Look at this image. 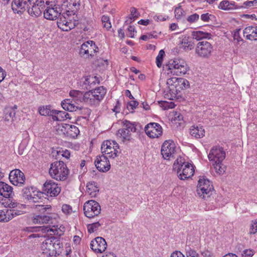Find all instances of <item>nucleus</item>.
Masks as SVG:
<instances>
[{
  "label": "nucleus",
  "mask_w": 257,
  "mask_h": 257,
  "mask_svg": "<svg viewBox=\"0 0 257 257\" xmlns=\"http://www.w3.org/2000/svg\"><path fill=\"white\" fill-rule=\"evenodd\" d=\"M9 179L11 183L16 186H21L25 180L24 174L19 169L11 171L9 174Z\"/></svg>",
  "instance_id": "nucleus-15"
},
{
  "label": "nucleus",
  "mask_w": 257,
  "mask_h": 257,
  "mask_svg": "<svg viewBox=\"0 0 257 257\" xmlns=\"http://www.w3.org/2000/svg\"><path fill=\"white\" fill-rule=\"evenodd\" d=\"M171 257H185L184 255L179 251L173 252L171 255Z\"/></svg>",
  "instance_id": "nucleus-64"
},
{
  "label": "nucleus",
  "mask_w": 257,
  "mask_h": 257,
  "mask_svg": "<svg viewBox=\"0 0 257 257\" xmlns=\"http://www.w3.org/2000/svg\"><path fill=\"white\" fill-rule=\"evenodd\" d=\"M49 174L56 180L63 181L67 179L69 170L64 162H53L51 164Z\"/></svg>",
  "instance_id": "nucleus-4"
},
{
  "label": "nucleus",
  "mask_w": 257,
  "mask_h": 257,
  "mask_svg": "<svg viewBox=\"0 0 257 257\" xmlns=\"http://www.w3.org/2000/svg\"><path fill=\"white\" fill-rule=\"evenodd\" d=\"M182 44L186 50H191L194 47L193 43L191 41H188L187 40H184Z\"/></svg>",
  "instance_id": "nucleus-47"
},
{
  "label": "nucleus",
  "mask_w": 257,
  "mask_h": 257,
  "mask_svg": "<svg viewBox=\"0 0 257 257\" xmlns=\"http://www.w3.org/2000/svg\"><path fill=\"white\" fill-rule=\"evenodd\" d=\"M118 149V144L115 142H111L109 141H105L101 145V151L102 156L105 160L114 159L117 156Z\"/></svg>",
  "instance_id": "nucleus-8"
},
{
  "label": "nucleus",
  "mask_w": 257,
  "mask_h": 257,
  "mask_svg": "<svg viewBox=\"0 0 257 257\" xmlns=\"http://www.w3.org/2000/svg\"><path fill=\"white\" fill-rule=\"evenodd\" d=\"M256 6L257 0H253L244 2L243 5L241 6V8L248 9Z\"/></svg>",
  "instance_id": "nucleus-51"
},
{
  "label": "nucleus",
  "mask_w": 257,
  "mask_h": 257,
  "mask_svg": "<svg viewBox=\"0 0 257 257\" xmlns=\"http://www.w3.org/2000/svg\"><path fill=\"white\" fill-rule=\"evenodd\" d=\"M175 162L173 164L174 170H177V173L180 179L184 180L193 175L194 172V166L188 162Z\"/></svg>",
  "instance_id": "nucleus-6"
},
{
  "label": "nucleus",
  "mask_w": 257,
  "mask_h": 257,
  "mask_svg": "<svg viewBox=\"0 0 257 257\" xmlns=\"http://www.w3.org/2000/svg\"><path fill=\"white\" fill-rule=\"evenodd\" d=\"M28 231L31 232L41 230L43 232H52L54 234H58V231L55 226L50 227L49 226L29 227L27 228Z\"/></svg>",
  "instance_id": "nucleus-26"
},
{
  "label": "nucleus",
  "mask_w": 257,
  "mask_h": 257,
  "mask_svg": "<svg viewBox=\"0 0 257 257\" xmlns=\"http://www.w3.org/2000/svg\"><path fill=\"white\" fill-rule=\"evenodd\" d=\"M187 257H199L197 252L192 249H189L186 252Z\"/></svg>",
  "instance_id": "nucleus-59"
},
{
  "label": "nucleus",
  "mask_w": 257,
  "mask_h": 257,
  "mask_svg": "<svg viewBox=\"0 0 257 257\" xmlns=\"http://www.w3.org/2000/svg\"><path fill=\"white\" fill-rule=\"evenodd\" d=\"M146 134L150 138H158L162 134V128L158 123L151 122L145 127Z\"/></svg>",
  "instance_id": "nucleus-14"
},
{
  "label": "nucleus",
  "mask_w": 257,
  "mask_h": 257,
  "mask_svg": "<svg viewBox=\"0 0 257 257\" xmlns=\"http://www.w3.org/2000/svg\"><path fill=\"white\" fill-rule=\"evenodd\" d=\"M213 190L211 182L204 177H200L196 192L198 196L204 199L209 198Z\"/></svg>",
  "instance_id": "nucleus-7"
},
{
  "label": "nucleus",
  "mask_w": 257,
  "mask_h": 257,
  "mask_svg": "<svg viewBox=\"0 0 257 257\" xmlns=\"http://www.w3.org/2000/svg\"><path fill=\"white\" fill-rule=\"evenodd\" d=\"M71 209V207L69 205L64 204L62 205V210L65 213H69Z\"/></svg>",
  "instance_id": "nucleus-61"
},
{
  "label": "nucleus",
  "mask_w": 257,
  "mask_h": 257,
  "mask_svg": "<svg viewBox=\"0 0 257 257\" xmlns=\"http://www.w3.org/2000/svg\"><path fill=\"white\" fill-rule=\"evenodd\" d=\"M10 209L5 208L0 210V222H8L11 219Z\"/></svg>",
  "instance_id": "nucleus-35"
},
{
  "label": "nucleus",
  "mask_w": 257,
  "mask_h": 257,
  "mask_svg": "<svg viewBox=\"0 0 257 257\" xmlns=\"http://www.w3.org/2000/svg\"><path fill=\"white\" fill-rule=\"evenodd\" d=\"M11 219H12L14 217L17 216L21 215L24 214V212L22 210L17 209H10Z\"/></svg>",
  "instance_id": "nucleus-53"
},
{
  "label": "nucleus",
  "mask_w": 257,
  "mask_h": 257,
  "mask_svg": "<svg viewBox=\"0 0 257 257\" xmlns=\"http://www.w3.org/2000/svg\"><path fill=\"white\" fill-rule=\"evenodd\" d=\"M257 232V219L252 220L250 227L249 234H253Z\"/></svg>",
  "instance_id": "nucleus-55"
},
{
  "label": "nucleus",
  "mask_w": 257,
  "mask_h": 257,
  "mask_svg": "<svg viewBox=\"0 0 257 257\" xmlns=\"http://www.w3.org/2000/svg\"><path fill=\"white\" fill-rule=\"evenodd\" d=\"M106 93V90L103 86H100L83 93L79 90H73L70 91L71 98H68L61 102L63 108L70 112L81 110L82 107L79 105V102L83 101L91 106H97L103 99Z\"/></svg>",
  "instance_id": "nucleus-1"
},
{
  "label": "nucleus",
  "mask_w": 257,
  "mask_h": 257,
  "mask_svg": "<svg viewBox=\"0 0 257 257\" xmlns=\"http://www.w3.org/2000/svg\"><path fill=\"white\" fill-rule=\"evenodd\" d=\"M179 78L172 77L168 79L167 81V84L170 86H174L176 89L178 87V80Z\"/></svg>",
  "instance_id": "nucleus-49"
},
{
  "label": "nucleus",
  "mask_w": 257,
  "mask_h": 257,
  "mask_svg": "<svg viewBox=\"0 0 257 257\" xmlns=\"http://www.w3.org/2000/svg\"><path fill=\"white\" fill-rule=\"evenodd\" d=\"M94 163L96 168L102 172H107L110 168L109 162H94Z\"/></svg>",
  "instance_id": "nucleus-32"
},
{
  "label": "nucleus",
  "mask_w": 257,
  "mask_h": 257,
  "mask_svg": "<svg viewBox=\"0 0 257 257\" xmlns=\"http://www.w3.org/2000/svg\"><path fill=\"white\" fill-rule=\"evenodd\" d=\"M90 45L88 49V58L93 57L95 53L98 51V48L93 41H90Z\"/></svg>",
  "instance_id": "nucleus-40"
},
{
  "label": "nucleus",
  "mask_w": 257,
  "mask_h": 257,
  "mask_svg": "<svg viewBox=\"0 0 257 257\" xmlns=\"http://www.w3.org/2000/svg\"><path fill=\"white\" fill-rule=\"evenodd\" d=\"M167 66L168 67V73L177 76L185 75L189 70L186 62L181 59L171 60Z\"/></svg>",
  "instance_id": "nucleus-5"
},
{
  "label": "nucleus",
  "mask_w": 257,
  "mask_h": 257,
  "mask_svg": "<svg viewBox=\"0 0 257 257\" xmlns=\"http://www.w3.org/2000/svg\"><path fill=\"white\" fill-rule=\"evenodd\" d=\"M87 192L91 197H95L99 192V187L95 182H89L87 184Z\"/></svg>",
  "instance_id": "nucleus-25"
},
{
  "label": "nucleus",
  "mask_w": 257,
  "mask_h": 257,
  "mask_svg": "<svg viewBox=\"0 0 257 257\" xmlns=\"http://www.w3.org/2000/svg\"><path fill=\"white\" fill-rule=\"evenodd\" d=\"M36 208L37 210L41 212V214H52L50 211L52 210L50 205H36Z\"/></svg>",
  "instance_id": "nucleus-39"
},
{
  "label": "nucleus",
  "mask_w": 257,
  "mask_h": 257,
  "mask_svg": "<svg viewBox=\"0 0 257 257\" xmlns=\"http://www.w3.org/2000/svg\"><path fill=\"white\" fill-rule=\"evenodd\" d=\"M57 8L48 7L44 11V17L49 20H54L58 18V27L63 31H68L77 26L78 24V21L73 19L68 20L65 16V14L60 12L57 10Z\"/></svg>",
  "instance_id": "nucleus-3"
},
{
  "label": "nucleus",
  "mask_w": 257,
  "mask_h": 257,
  "mask_svg": "<svg viewBox=\"0 0 257 257\" xmlns=\"http://www.w3.org/2000/svg\"><path fill=\"white\" fill-rule=\"evenodd\" d=\"M199 19V15L196 13L189 16L187 18V21L190 23H193L197 22Z\"/></svg>",
  "instance_id": "nucleus-54"
},
{
  "label": "nucleus",
  "mask_w": 257,
  "mask_h": 257,
  "mask_svg": "<svg viewBox=\"0 0 257 257\" xmlns=\"http://www.w3.org/2000/svg\"><path fill=\"white\" fill-rule=\"evenodd\" d=\"M107 246L105 239L101 237H97L93 239L90 243L91 248L95 252H102Z\"/></svg>",
  "instance_id": "nucleus-17"
},
{
  "label": "nucleus",
  "mask_w": 257,
  "mask_h": 257,
  "mask_svg": "<svg viewBox=\"0 0 257 257\" xmlns=\"http://www.w3.org/2000/svg\"><path fill=\"white\" fill-rule=\"evenodd\" d=\"M27 6V12L32 17L37 18L42 14V12L45 8L44 0H31Z\"/></svg>",
  "instance_id": "nucleus-11"
},
{
  "label": "nucleus",
  "mask_w": 257,
  "mask_h": 257,
  "mask_svg": "<svg viewBox=\"0 0 257 257\" xmlns=\"http://www.w3.org/2000/svg\"><path fill=\"white\" fill-rule=\"evenodd\" d=\"M101 21L103 24L104 27L107 30H108L111 27V25L108 17L106 16H103L101 18Z\"/></svg>",
  "instance_id": "nucleus-48"
},
{
  "label": "nucleus",
  "mask_w": 257,
  "mask_h": 257,
  "mask_svg": "<svg viewBox=\"0 0 257 257\" xmlns=\"http://www.w3.org/2000/svg\"><path fill=\"white\" fill-rule=\"evenodd\" d=\"M43 191L47 196H56L61 192V187L53 180H47L43 185Z\"/></svg>",
  "instance_id": "nucleus-13"
},
{
  "label": "nucleus",
  "mask_w": 257,
  "mask_h": 257,
  "mask_svg": "<svg viewBox=\"0 0 257 257\" xmlns=\"http://www.w3.org/2000/svg\"><path fill=\"white\" fill-rule=\"evenodd\" d=\"M174 12L175 14V17L177 19H180L181 17L183 15L184 13L183 10L180 8H176L175 9Z\"/></svg>",
  "instance_id": "nucleus-58"
},
{
  "label": "nucleus",
  "mask_w": 257,
  "mask_h": 257,
  "mask_svg": "<svg viewBox=\"0 0 257 257\" xmlns=\"http://www.w3.org/2000/svg\"><path fill=\"white\" fill-rule=\"evenodd\" d=\"M63 156L62 157L65 158L66 159H69L70 157V152L68 150H62Z\"/></svg>",
  "instance_id": "nucleus-63"
},
{
  "label": "nucleus",
  "mask_w": 257,
  "mask_h": 257,
  "mask_svg": "<svg viewBox=\"0 0 257 257\" xmlns=\"http://www.w3.org/2000/svg\"><path fill=\"white\" fill-rule=\"evenodd\" d=\"M62 131L63 132L64 134L71 138H76L80 133L78 128L74 125L62 123Z\"/></svg>",
  "instance_id": "nucleus-18"
},
{
  "label": "nucleus",
  "mask_w": 257,
  "mask_h": 257,
  "mask_svg": "<svg viewBox=\"0 0 257 257\" xmlns=\"http://www.w3.org/2000/svg\"><path fill=\"white\" fill-rule=\"evenodd\" d=\"M233 6V5L229 1H223L220 3L218 8L221 10H227L232 9Z\"/></svg>",
  "instance_id": "nucleus-43"
},
{
  "label": "nucleus",
  "mask_w": 257,
  "mask_h": 257,
  "mask_svg": "<svg viewBox=\"0 0 257 257\" xmlns=\"http://www.w3.org/2000/svg\"><path fill=\"white\" fill-rule=\"evenodd\" d=\"M90 45V41H88L83 43L79 50V54L81 57L88 58V49Z\"/></svg>",
  "instance_id": "nucleus-36"
},
{
  "label": "nucleus",
  "mask_w": 257,
  "mask_h": 257,
  "mask_svg": "<svg viewBox=\"0 0 257 257\" xmlns=\"http://www.w3.org/2000/svg\"><path fill=\"white\" fill-rule=\"evenodd\" d=\"M29 5L21 0H13L12 3V9L15 13L22 15L26 11Z\"/></svg>",
  "instance_id": "nucleus-21"
},
{
  "label": "nucleus",
  "mask_w": 257,
  "mask_h": 257,
  "mask_svg": "<svg viewBox=\"0 0 257 257\" xmlns=\"http://www.w3.org/2000/svg\"><path fill=\"white\" fill-rule=\"evenodd\" d=\"M189 86V82L186 79L179 78L178 80V87L176 91H180L179 89H185Z\"/></svg>",
  "instance_id": "nucleus-38"
},
{
  "label": "nucleus",
  "mask_w": 257,
  "mask_h": 257,
  "mask_svg": "<svg viewBox=\"0 0 257 257\" xmlns=\"http://www.w3.org/2000/svg\"><path fill=\"white\" fill-rule=\"evenodd\" d=\"M106 93V90L103 86H100L83 93L79 90H73L70 91L71 98H68L61 102L63 108L70 112L81 110L82 107L79 105V102L83 101L91 106H97L103 99Z\"/></svg>",
  "instance_id": "nucleus-2"
},
{
  "label": "nucleus",
  "mask_w": 257,
  "mask_h": 257,
  "mask_svg": "<svg viewBox=\"0 0 257 257\" xmlns=\"http://www.w3.org/2000/svg\"><path fill=\"white\" fill-rule=\"evenodd\" d=\"M213 50V46L210 42L206 40H202L197 44L195 53L198 57L207 59L211 56Z\"/></svg>",
  "instance_id": "nucleus-9"
},
{
  "label": "nucleus",
  "mask_w": 257,
  "mask_h": 257,
  "mask_svg": "<svg viewBox=\"0 0 257 257\" xmlns=\"http://www.w3.org/2000/svg\"><path fill=\"white\" fill-rule=\"evenodd\" d=\"M35 191V190H34L33 187L28 186L25 187L22 190V196L24 199L28 201L29 199H31L33 192H34Z\"/></svg>",
  "instance_id": "nucleus-37"
},
{
  "label": "nucleus",
  "mask_w": 257,
  "mask_h": 257,
  "mask_svg": "<svg viewBox=\"0 0 257 257\" xmlns=\"http://www.w3.org/2000/svg\"><path fill=\"white\" fill-rule=\"evenodd\" d=\"M0 195L5 198H11L14 195L13 188L5 182L0 181Z\"/></svg>",
  "instance_id": "nucleus-24"
},
{
  "label": "nucleus",
  "mask_w": 257,
  "mask_h": 257,
  "mask_svg": "<svg viewBox=\"0 0 257 257\" xmlns=\"http://www.w3.org/2000/svg\"><path fill=\"white\" fill-rule=\"evenodd\" d=\"M254 254V251L251 249H245L243 251L242 257H251Z\"/></svg>",
  "instance_id": "nucleus-57"
},
{
  "label": "nucleus",
  "mask_w": 257,
  "mask_h": 257,
  "mask_svg": "<svg viewBox=\"0 0 257 257\" xmlns=\"http://www.w3.org/2000/svg\"><path fill=\"white\" fill-rule=\"evenodd\" d=\"M67 118H70L69 114L63 111L54 110L52 119L53 120L62 121Z\"/></svg>",
  "instance_id": "nucleus-28"
},
{
  "label": "nucleus",
  "mask_w": 257,
  "mask_h": 257,
  "mask_svg": "<svg viewBox=\"0 0 257 257\" xmlns=\"http://www.w3.org/2000/svg\"><path fill=\"white\" fill-rule=\"evenodd\" d=\"M190 134L196 138H201L204 136L205 131L202 126H192L190 128Z\"/></svg>",
  "instance_id": "nucleus-27"
},
{
  "label": "nucleus",
  "mask_w": 257,
  "mask_h": 257,
  "mask_svg": "<svg viewBox=\"0 0 257 257\" xmlns=\"http://www.w3.org/2000/svg\"><path fill=\"white\" fill-rule=\"evenodd\" d=\"M165 55L163 50H161L158 55L156 57V64L159 68H161L162 65L163 58Z\"/></svg>",
  "instance_id": "nucleus-44"
},
{
  "label": "nucleus",
  "mask_w": 257,
  "mask_h": 257,
  "mask_svg": "<svg viewBox=\"0 0 257 257\" xmlns=\"http://www.w3.org/2000/svg\"><path fill=\"white\" fill-rule=\"evenodd\" d=\"M201 20L204 22H209L210 21H212L214 18V16L208 13L203 14L200 16Z\"/></svg>",
  "instance_id": "nucleus-50"
},
{
  "label": "nucleus",
  "mask_w": 257,
  "mask_h": 257,
  "mask_svg": "<svg viewBox=\"0 0 257 257\" xmlns=\"http://www.w3.org/2000/svg\"><path fill=\"white\" fill-rule=\"evenodd\" d=\"M139 105V102L136 100H131L127 103L126 108L131 112H133L134 110Z\"/></svg>",
  "instance_id": "nucleus-46"
},
{
  "label": "nucleus",
  "mask_w": 257,
  "mask_h": 257,
  "mask_svg": "<svg viewBox=\"0 0 257 257\" xmlns=\"http://www.w3.org/2000/svg\"><path fill=\"white\" fill-rule=\"evenodd\" d=\"M122 124V128L131 134L136 132L137 130L136 122H131L127 120H124L123 121Z\"/></svg>",
  "instance_id": "nucleus-31"
},
{
  "label": "nucleus",
  "mask_w": 257,
  "mask_h": 257,
  "mask_svg": "<svg viewBox=\"0 0 257 257\" xmlns=\"http://www.w3.org/2000/svg\"><path fill=\"white\" fill-rule=\"evenodd\" d=\"M101 224L99 221H97L87 225V229L88 232L90 233L94 232L95 231L97 230L98 228L100 226Z\"/></svg>",
  "instance_id": "nucleus-45"
},
{
  "label": "nucleus",
  "mask_w": 257,
  "mask_h": 257,
  "mask_svg": "<svg viewBox=\"0 0 257 257\" xmlns=\"http://www.w3.org/2000/svg\"><path fill=\"white\" fill-rule=\"evenodd\" d=\"M240 31V29H238L235 30L233 34V37L234 41H236L237 43H239L240 42L243 41V39L240 36L239 32Z\"/></svg>",
  "instance_id": "nucleus-52"
},
{
  "label": "nucleus",
  "mask_w": 257,
  "mask_h": 257,
  "mask_svg": "<svg viewBox=\"0 0 257 257\" xmlns=\"http://www.w3.org/2000/svg\"><path fill=\"white\" fill-rule=\"evenodd\" d=\"M81 4L80 0H69L67 5V10L66 11L65 15L67 17L68 20L69 17L71 15H75L77 11L80 9Z\"/></svg>",
  "instance_id": "nucleus-19"
},
{
  "label": "nucleus",
  "mask_w": 257,
  "mask_h": 257,
  "mask_svg": "<svg viewBox=\"0 0 257 257\" xmlns=\"http://www.w3.org/2000/svg\"><path fill=\"white\" fill-rule=\"evenodd\" d=\"M54 214H39L35 215L32 218V221L35 224L52 223L55 218Z\"/></svg>",
  "instance_id": "nucleus-20"
},
{
  "label": "nucleus",
  "mask_w": 257,
  "mask_h": 257,
  "mask_svg": "<svg viewBox=\"0 0 257 257\" xmlns=\"http://www.w3.org/2000/svg\"><path fill=\"white\" fill-rule=\"evenodd\" d=\"M225 152L222 147L212 148L208 155L209 161H223L225 158Z\"/></svg>",
  "instance_id": "nucleus-16"
},
{
  "label": "nucleus",
  "mask_w": 257,
  "mask_h": 257,
  "mask_svg": "<svg viewBox=\"0 0 257 257\" xmlns=\"http://www.w3.org/2000/svg\"><path fill=\"white\" fill-rule=\"evenodd\" d=\"M128 31L129 33L127 34V35L132 38L134 37V33L137 32L134 27L132 26H129L128 28Z\"/></svg>",
  "instance_id": "nucleus-60"
},
{
  "label": "nucleus",
  "mask_w": 257,
  "mask_h": 257,
  "mask_svg": "<svg viewBox=\"0 0 257 257\" xmlns=\"http://www.w3.org/2000/svg\"><path fill=\"white\" fill-rule=\"evenodd\" d=\"M83 210L84 213L87 217L93 218L100 213L101 208L98 202L91 200L84 203Z\"/></svg>",
  "instance_id": "nucleus-10"
},
{
  "label": "nucleus",
  "mask_w": 257,
  "mask_h": 257,
  "mask_svg": "<svg viewBox=\"0 0 257 257\" xmlns=\"http://www.w3.org/2000/svg\"><path fill=\"white\" fill-rule=\"evenodd\" d=\"M52 245L53 246H54V249L53 250V254L54 252H57V250H59L61 247H62V243L61 242L59 239L54 236H52Z\"/></svg>",
  "instance_id": "nucleus-42"
},
{
  "label": "nucleus",
  "mask_w": 257,
  "mask_h": 257,
  "mask_svg": "<svg viewBox=\"0 0 257 257\" xmlns=\"http://www.w3.org/2000/svg\"><path fill=\"white\" fill-rule=\"evenodd\" d=\"M52 154L53 157H55V159L59 160V161H60L63 156L62 150L53 151Z\"/></svg>",
  "instance_id": "nucleus-56"
},
{
  "label": "nucleus",
  "mask_w": 257,
  "mask_h": 257,
  "mask_svg": "<svg viewBox=\"0 0 257 257\" xmlns=\"http://www.w3.org/2000/svg\"><path fill=\"white\" fill-rule=\"evenodd\" d=\"M54 110L51 109V106L47 105L46 106H41L39 108V113L42 115H50L53 117Z\"/></svg>",
  "instance_id": "nucleus-34"
},
{
  "label": "nucleus",
  "mask_w": 257,
  "mask_h": 257,
  "mask_svg": "<svg viewBox=\"0 0 257 257\" xmlns=\"http://www.w3.org/2000/svg\"><path fill=\"white\" fill-rule=\"evenodd\" d=\"M39 198L36 196V190L34 192H33L32 196H31V199H29L28 201L32 202H39Z\"/></svg>",
  "instance_id": "nucleus-62"
},
{
  "label": "nucleus",
  "mask_w": 257,
  "mask_h": 257,
  "mask_svg": "<svg viewBox=\"0 0 257 257\" xmlns=\"http://www.w3.org/2000/svg\"><path fill=\"white\" fill-rule=\"evenodd\" d=\"M243 36L249 40H257V26H248L243 32Z\"/></svg>",
  "instance_id": "nucleus-23"
},
{
  "label": "nucleus",
  "mask_w": 257,
  "mask_h": 257,
  "mask_svg": "<svg viewBox=\"0 0 257 257\" xmlns=\"http://www.w3.org/2000/svg\"><path fill=\"white\" fill-rule=\"evenodd\" d=\"M211 34L203 31H198L193 32L192 33V36L194 39L198 41H201L202 40H206V39H210L211 37Z\"/></svg>",
  "instance_id": "nucleus-29"
},
{
  "label": "nucleus",
  "mask_w": 257,
  "mask_h": 257,
  "mask_svg": "<svg viewBox=\"0 0 257 257\" xmlns=\"http://www.w3.org/2000/svg\"><path fill=\"white\" fill-rule=\"evenodd\" d=\"M117 135L124 143L126 141H130L132 140V134L123 128L118 130Z\"/></svg>",
  "instance_id": "nucleus-30"
},
{
  "label": "nucleus",
  "mask_w": 257,
  "mask_h": 257,
  "mask_svg": "<svg viewBox=\"0 0 257 257\" xmlns=\"http://www.w3.org/2000/svg\"><path fill=\"white\" fill-rule=\"evenodd\" d=\"M175 152V144L171 140L166 141L162 146L161 154L165 160H169L171 158L175 159L174 156Z\"/></svg>",
  "instance_id": "nucleus-12"
},
{
  "label": "nucleus",
  "mask_w": 257,
  "mask_h": 257,
  "mask_svg": "<svg viewBox=\"0 0 257 257\" xmlns=\"http://www.w3.org/2000/svg\"><path fill=\"white\" fill-rule=\"evenodd\" d=\"M213 166L216 172L219 175L223 174L226 169V166L223 164V162H214Z\"/></svg>",
  "instance_id": "nucleus-33"
},
{
  "label": "nucleus",
  "mask_w": 257,
  "mask_h": 257,
  "mask_svg": "<svg viewBox=\"0 0 257 257\" xmlns=\"http://www.w3.org/2000/svg\"><path fill=\"white\" fill-rule=\"evenodd\" d=\"M16 115L15 110L12 108H8L5 110V118L7 120H9L10 118L13 120Z\"/></svg>",
  "instance_id": "nucleus-41"
},
{
  "label": "nucleus",
  "mask_w": 257,
  "mask_h": 257,
  "mask_svg": "<svg viewBox=\"0 0 257 257\" xmlns=\"http://www.w3.org/2000/svg\"><path fill=\"white\" fill-rule=\"evenodd\" d=\"M52 237L46 238L42 243L41 248L43 251V253H45L50 255L53 254V250L54 246H53Z\"/></svg>",
  "instance_id": "nucleus-22"
}]
</instances>
